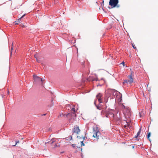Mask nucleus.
Returning a JSON list of instances; mask_svg holds the SVG:
<instances>
[{
  "mask_svg": "<svg viewBox=\"0 0 158 158\" xmlns=\"http://www.w3.org/2000/svg\"><path fill=\"white\" fill-rule=\"evenodd\" d=\"M97 107L98 109L100 110H101V107L97 106Z\"/></svg>",
  "mask_w": 158,
  "mask_h": 158,
  "instance_id": "6ab92c4d",
  "label": "nucleus"
},
{
  "mask_svg": "<svg viewBox=\"0 0 158 158\" xmlns=\"http://www.w3.org/2000/svg\"><path fill=\"white\" fill-rule=\"evenodd\" d=\"M131 127V126H130V124H127V126L126 125H125V126H124V127Z\"/></svg>",
  "mask_w": 158,
  "mask_h": 158,
  "instance_id": "2eb2a0df",
  "label": "nucleus"
},
{
  "mask_svg": "<svg viewBox=\"0 0 158 158\" xmlns=\"http://www.w3.org/2000/svg\"><path fill=\"white\" fill-rule=\"evenodd\" d=\"M93 132V137L94 138V140H97L98 139L99 136L100 134V132L98 129L96 128L95 129L94 128Z\"/></svg>",
  "mask_w": 158,
  "mask_h": 158,
  "instance_id": "f257e3e1",
  "label": "nucleus"
},
{
  "mask_svg": "<svg viewBox=\"0 0 158 158\" xmlns=\"http://www.w3.org/2000/svg\"><path fill=\"white\" fill-rule=\"evenodd\" d=\"M36 60H37V62H39V63H40L41 62L40 60H39L38 59H37Z\"/></svg>",
  "mask_w": 158,
  "mask_h": 158,
  "instance_id": "5701e85b",
  "label": "nucleus"
},
{
  "mask_svg": "<svg viewBox=\"0 0 158 158\" xmlns=\"http://www.w3.org/2000/svg\"><path fill=\"white\" fill-rule=\"evenodd\" d=\"M71 114H68L67 116H70L71 115Z\"/></svg>",
  "mask_w": 158,
  "mask_h": 158,
  "instance_id": "393cba45",
  "label": "nucleus"
},
{
  "mask_svg": "<svg viewBox=\"0 0 158 158\" xmlns=\"http://www.w3.org/2000/svg\"><path fill=\"white\" fill-rule=\"evenodd\" d=\"M80 131L79 127L78 126H75L73 130V132L77 134H78Z\"/></svg>",
  "mask_w": 158,
  "mask_h": 158,
  "instance_id": "39448f33",
  "label": "nucleus"
},
{
  "mask_svg": "<svg viewBox=\"0 0 158 158\" xmlns=\"http://www.w3.org/2000/svg\"><path fill=\"white\" fill-rule=\"evenodd\" d=\"M102 94H98L96 96L97 99H98V101L99 103L102 102Z\"/></svg>",
  "mask_w": 158,
  "mask_h": 158,
  "instance_id": "423d86ee",
  "label": "nucleus"
},
{
  "mask_svg": "<svg viewBox=\"0 0 158 158\" xmlns=\"http://www.w3.org/2000/svg\"><path fill=\"white\" fill-rule=\"evenodd\" d=\"M83 139H85V138H84L83 137Z\"/></svg>",
  "mask_w": 158,
  "mask_h": 158,
  "instance_id": "2f4dec72",
  "label": "nucleus"
},
{
  "mask_svg": "<svg viewBox=\"0 0 158 158\" xmlns=\"http://www.w3.org/2000/svg\"><path fill=\"white\" fill-rule=\"evenodd\" d=\"M72 113L73 114L72 115L73 117H75L76 116V115L75 114V108H72L71 110Z\"/></svg>",
  "mask_w": 158,
  "mask_h": 158,
  "instance_id": "0eeeda50",
  "label": "nucleus"
},
{
  "mask_svg": "<svg viewBox=\"0 0 158 158\" xmlns=\"http://www.w3.org/2000/svg\"><path fill=\"white\" fill-rule=\"evenodd\" d=\"M77 138H78V136H77Z\"/></svg>",
  "mask_w": 158,
  "mask_h": 158,
  "instance_id": "473e14b6",
  "label": "nucleus"
},
{
  "mask_svg": "<svg viewBox=\"0 0 158 158\" xmlns=\"http://www.w3.org/2000/svg\"><path fill=\"white\" fill-rule=\"evenodd\" d=\"M81 147H82L83 145L84 146L85 145L84 143H83V141H81Z\"/></svg>",
  "mask_w": 158,
  "mask_h": 158,
  "instance_id": "4468645a",
  "label": "nucleus"
},
{
  "mask_svg": "<svg viewBox=\"0 0 158 158\" xmlns=\"http://www.w3.org/2000/svg\"><path fill=\"white\" fill-rule=\"evenodd\" d=\"M75 144H73L72 145V146H73V147H75Z\"/></svg>",
  "mask_w": 158,
  "mask_h": 158,
  "instance_id": "cd10ccee",
  "label": "nucleus"
},
{
  "mask_svg": "<svg viewBox=\"0 0 158 158\" xmlns=\"http://www.w3.org/2000/svg\"><path fill=\"white\" fill-rule=\"evenodd\" d=\"M25 14L23 15L21 18H20L19 19H18L17 21H15V23L16 24H18L19 23V20H21V19H23V17L25 16Z\"/></svg>",
  "mask_w": 158,
  "mask_h": 158,
  "instance_id": "1a4fd4ad",
  "label": "nucleus"
},
{
  "mask_svg": "<svg viewBox=\"0 0 158 158\" xmlns=\"http://www.w3.org/2000/svg\"><path fill=\"white\" fill-rule=\"evenodd\" d=\"M60 146V144L58 143H57V144H55V146H54V148H57V147H59Z\"/></svg>",
  "mask_w": 158,
  "mask_h": 158,
  "instance_id": "ddd939ff",
  "label": "nucleus"
},
{
  "mask_svg": "<svg viewBox=\"0 0 158 158\" xmlns=\"http://www.w3.org/2000/svg\"><path fill=\"white\" fill-rule=\"evenodd\" d=\"M51 143L52 144L55 142H56V139L55 138L52 139L51 140Z\"/></svg>",
  "mask_w": 158,
  "mask_h": 158,
  "instance_id": "f8f14e48",
  "label": "nucleus"
},
{
  "mask_svg": "<svg viewBox=\"0 0 158 158\" xmlns=\"http://www.w3.org/2000/svg\"><path fill=\"white\" fill-rule=\"evenodd\" d=\"M24 27H25V26H24V25H23V28Z\"/></svg>",
  "mask_w": 158,
  "mask_h": 158,
  "instance_id": "c85d7f7f",
  "label": "nucleus"
},
{
  "mask_svg": "<svg viewBox=\"0 0 158 158\" xmlns=\"http://www.w3.org/2000/svg\"><path fill=\"white\" fill-rule=\"evenodd\" d=\"M118 0H110L109 4L111 6L112 8L117 7H119V5H118Z\"/></svg>",
  "mask_w": 158,
  "mask_h": 158,
  "instance_id": "f03ea898",
  "label": "nucleus"
},
{
  "mask_svg": "<svg viewBox=\"0 0 158 158\" xmlns=\"http://www.w3.org/2000/svg\"><path fill=\"white\" fill-rule=\"evenodd\" d=\"M141 113H142V112H139V116H140V117H142V115H141Z\"/></svg>",
  "mask_w": 158,
  "mask_h": 158,
  "instance_id": "b1692460",
  "label": "nucleus"
},
{
  "mask_svg": "<svg viewBox=\"0 0 158 158\" xmlns=\"http://www.w3.org/2000/svg\"><path fill=\"white\" fill-rule=\"evenodd\" d=\"M97 81V80L95 79H93L92 80V81Z\"/></svg>",
  "mask_w": 158,
  "mask_h": 158,
  "instance_id": "a878e982",
  "label": "nucleus"
},
{
  "mask_svg": "<svg viewBox=\"0 0 158 158\" xmlns=\"http://www.w3.org/2000/svg\"><path fill=\"white\" fill-rule=\"evenodd\" d=\"M129 79L128 80H125L124 82V83H129L130 84H131L133 82V80L131 75H130L129 76Z\"/></svg>",
  "mask_w": 158,
  "mask_h": 158,
  "instance_id": "20e7f679",
  "label": "nucleus"
},
{
  "mask_svg": "<svg viewBox=\"0 0 158 158\" xmlns=\"http://www.w3.org/2000/svg\"><path fill=\"white\" fill-rule=\"evenodd\" d=\"M34 81L36 82L41 81L42 82V79L40 77L37 76L36 75H34L33 76Z\"/></svg>",
  "mask_w": 158,
  "mask_h": 158,
  "instance_id": "7ed1b4c3",
  "label": "nucleus"
},
{
  "mask_svg": "<svg viewBox=\"0 0 158 158\" xmlns=\"http://www.w3.org/2000/svg\"><path fill=\"white\" fill-rule=\"evenodd\" d=\"M141 131V128H140V129H139V131L137 132V134L135 136V138L137 137L138 136H139L140 135V134Z\"/></svg>",
  "mask_w": 158,
  "mask_h": 158,
  "instance_id": "9d476101",
  "label": "nucleus"
},
{
  "mask_svg": "<svg viewBox=\"0 0 158 158\" xmlns=\"http://www.w3.org/2000/svg\"><path fill=\"white\" fill-rule=\"evenodd\" d=\"M150 135H151V133L150 132L148 133V135H147V138L149 141L150 140V138H149V137H150Z\"/></svg>",
  "mask_w": 158,
  "mask_h": 158,
  "instance_id": "9b49d317",
  "label": "nucleus"
},
{
  "mask_svg": "<svg viewBox=\"0 0 158 158\" xmlns=\"http://www.w3.org/2000/svg\"><path fill=\"white\" fill-rule=\"evenodd\" d=\"M130 113H128V116H127L126 115L125 116L127 118H129V116H130Z\"/></svg>",
  "mask_w": 158,
  "mask_h": 158,
  "instance_id": "a211bd4d",
  "label": "nucleus"
},
{
  "mask_svg": "<svg viewBox=\"0 0 158 158\" xmlns=\"http://www.w3.org/2000/svg\"><path fill=\"white\" fill-rule=\"evenodd\" d=\"M19 143V141H16V143L15 144V145H13V146H15L16 145V144H17V143Z\"/></svg>",
  "mask_w": 158,
  "mask_h": 158,
  "instance_id": "dca6fc26",
  "label": "nucleus"
},
{
  "mask_svg": "<svg viewBox=\"0 0 158 158\" xmlns=\"http://www.w3.org/2000/svg\"><path fill=\"white\" fill-rule=\"evenodd\" d=\"M120 64H122L123 66L125 65V63L124 62H123Z\"/></svg>",
  "mask_w": 158,
  "mask_h": 158,
  "instance_id": "4be33fe9",
  "label": "nucleus"
},
{
  "mask_svg": "<svg viewBox=\"0 0 158 158\" xmlns=\"http://www.w3.org/2000/svg\"><path fill=\"white\" fill-rule=\"evenodd\" d=\"M109 115H110L112 117H113L114 116V114L111 112H107L106 113V117H108L110 116Z\"/></svg>",
  "mask_w": 158,
  "mask_h": 158,
  "instance_id": "6e6552de",
  "label": "nucleus"
},
{
  "mask_svg": "<svg viewBox=\"0 0 158 158\" xmlns=\"http://www.w3.org/2000/svg\"><path fill=\"white\" fill-rule=\"evenodd\" d=\"M34 57H35L37 59V58L38 56L37 54H35L34 55Z\"/></svg>",
  "mask_w": 158,
  "mask_h": 158,
  "instance_id": "f3484780",
  "label": "nucleus"
},
{
  "mask_svg": "<svg viewBox=\"0 0 158 158\" xmlns=\"http://www.w3.org/2000/svg\"><path fill=\"white\" fill-rule=\"evenodd\" d=\"M11 6H12V3H11Z\"/></svg>",
  "mask_w": 158,
  "mask_h": 158,
  "instance_id": "7c9ffc66",
  "label": "nucleus"
},
{
  "mask_svg": "<svg viewBox=\"0 0 158 158\" xmlns=\"http://www.w3.org/2000/svg\"><path fill=\"white\" fill-rule=\"evenodd\" d=\"M13 48L12 47L11 49V54L12 53V50Z\"/></svg>",
  "mask_w": 158,
  "mask_h": 158,
  "instance_id": "bb28decb",
  "label": "nucleus"
},
{
  "mask_svg": "<svg viewBox=\"0 0 158 158\" xmlns=\"http://www.w3.org/2000/svg\"><path fill=\"white\" fill-rule=\"evenodd\" d=\"M132 46L135 49H136V47H135V45L134 44H132Z\"/></svg>",
  "mask_w": 158,
  "mask_h": 158,
  "instance_id": "aec40b11",
  "label": "nucleus"
},
{
  "mask_svg": "<svg viewBox=\"0 0 158 158\" xmlns=\"http://www.w3.org/2000/svg\"><path fill=\"white\" fill-rule=\"evenodd\" d=\"M71 139H72V137L71 136Z\"/></svg>",
  "mask_w": 158,
  "mask_h": 158,
  "instance_id": "c756f323",
  "label": "nucleus"
},
{
  "mask_svg": "<svg viewBox=\"0 0 158 158\" xmlns=\"http://www.w3.org/2000/svg\"><path fill=\"white\" fill-rule=\"evenodd\" d=\"M84 62H82V63H81V64L82 65V67H85V65H84Z\"/></svg>",
  "mask_w": 158,
  "mask_h": 158,
  "instance_id": "412c9836",
  "label": "nucleus"
}]
</instances>
